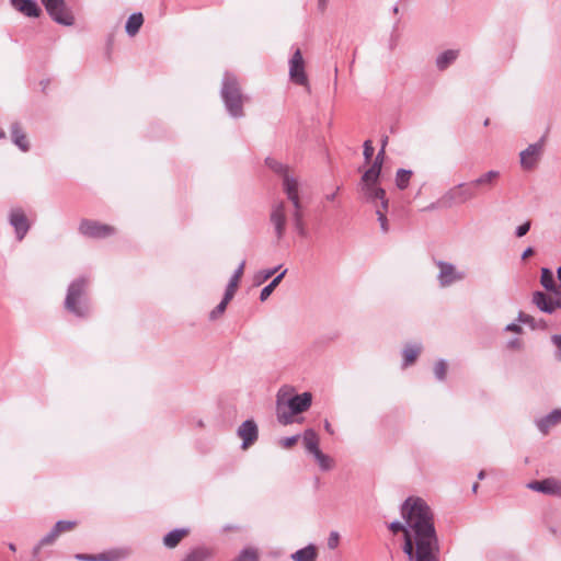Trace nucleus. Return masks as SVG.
Listing matches in <instances>:
<instances>
[{
  "label": "nucleus",
  "mask_w": 561,
  "mask_h": 561,
  "mask_svg": "<svg viewBox=\"0 0 561 561\" xmlns=\"http://www.w3.org/2000/svg\"><path fill=\"white\" fill-rule=\"evenodd\" d=\"M557 275L561 286V266L557 270Z\"/></svg>",
  "instance_id": "052dcab7"
},
{
  "label": "nucleus",
  "mask_w": 561,
  "mask_h": 561,
  "mask_svg": "<svg viewBox=\"0 0 561 561\" xmlns=\"http://www.w3.org/2000/svg\"><path fill=\"white\" fill-rule=\"evenodd\" d=\"M213 556V551L206 547L192 549L182 561H206Z\"/></svg>",
  "instance_id": "bb28decb"
},
{
  "label": "nucleus",
  "mask_w": 561,
  "mask_h": 561,
  "mask_svg": "<svg viewBox=\"0 0 561 561\" xmlns=\"http://www.w3.org/2000/svg\"><path fill=\"white\" fill-rule=\"evenodd\" d=\"M237 433L238 436L242 439V449H248L257 439V425L253 420H247L239 426Z\"/></svg>",
  "instance_id": "4468645a"
},
{
  "label": "nucleus",
  "mask_w": 561,
  "mask_h": 561,
  "mask_svg": "<svg viewBox=\"0 0 561 561\" xmlns=\"http://www.w3.org/2000/svg\"><path fill=\"white\" fill-rule=\"evenodd\" d=\"M437 207H440V206L438 205V201H437L436 203H432L430 206H427V208H426V209L431 210V209H435V208H437Z\"/></svg>",
  "instance_id": "13d9d810"
},
{
  "label": "nucleus",
  "mask_w": 561,
  "mask_h": 561,
  "mask_svg": "<svg viewBox=\"0 0 561 561\" xmlns=\"http://www.w3.org/2000/svg\"><path fill=\"white\" fill-rule=\"evenodd\" d=\"M517 320L520 323L529 325L531 329H545L546 322L543 320L536 321L534 317L525 312H519Z\"/></svg>",
  "instance_id": "473e14b6"
},
{
  "label": "nucleus",
  "mask_w": 561,
  "mask_h": 561,
  "mask_svg": "<svg viewBox=\"0 0 561 561\" xmlns=\"http://www.w3.org/2000/svg\"><path fill=\"white\" fill-rule=\"evenodd\" d=\"M324 430H325L329 434H331V435L334 433V431H333V428H332V426H331V424H330V422H329L328 420H325V421H324Z\"/></svg>",
  "instance_id": "4d7b16f0"
},
{
  "label": "nucleus",
  "mask_w": 561,
  "mask_h": 561,
  "mask_svg": "<svg viewBox=\"0 0 561 561\" xmlns=\"http://www.w3.org/2000/svg\"><path fill=\"white\" fill-rule=\"evenodd\" d=\"M89 280L80 277L73 280L67 290L65 299V308L77 317L84 318L90 313V307L85 293Z\"/></svg>",
  "instance_id": "20e7f679"
},
{
  "label": "nucleus",
  "mask_w": 561,
  "mask_h": 561,
  "mask_svg": "<svg viewBox=\"0 0 561 561\" xmlns=\"http://www.w3.org/2000/svg\"><path fill=\"white\" fill-rule=\"evenodd\" d=\"M221 98L228 113L232 117L243 116L244 96L234 76L226 73L222 80Z\"/></svg>",
  "instance_id": "39448f33"
},
{
  "label": "nucleus",
  "mask_w": 561,
  "mask_h": 561,
  "mask_svg": "<svg viewBox=\"0 0 561 561\" xmlns=\"http://www.w3.org/2000/svg\"><path fill=\"white\" fill-rule=\"evenodd\" d=\"M299 436L298 435H294V436H290V437H285L283 438L279 444L282 447L284 448H291L298 440Z\"/></svg>",
  "instance_id": "37998d69"
},
{
  "label": "nucleus",
  "mask_w": 561,
  "mask_h": 561,
  "mask_svg": "<svg viewBox=\"0 0 561 561\" xmlns=\"http://www.w3.org/2000/svg\"><path fill=\"white\" fill-rule=\"evenodd\" d=\"M383 154H385L383 147H381L380 151L378 152V154L376 156V159H375V161L380 162V167L382 165V162H383Z\"/></svg>",
  "instance_id": "864d4df0"
},
{
  "label": "nucleus",
  "mask_w": 561,
  "mask_h": 561,
  "mask_svg": "<svg viewBox=\"0 0 561 561\" xmlns=\"http://www.w3.org/2000/svg\"><path fill=\"white\" fill-rule=\"evenodd\" d=\"M458 57V50L448 49L439 54L436 58V67L439 70H445L449 65H451Z\"/></svg>",
  "instance_id": "cd10ccee"
},
{
  "label": "nucleus",
  "mask_w": 561,
  "mask_h": 561,
  "mask_svg": "<svg viewBox=\"0 0 561 561\" xmlns=\"http://www.w3.org/2000/svg\"><path fill=\"white\" fill-rule=\"evenodd\" d=\"M380 162L374 161L373 165L363 174L362 183H377L380 175Z\"/></svg>",
  "instance_id": "c756f323"
},
{
  "label": "nucleus",
  "mask_w": 561,
  "mask_h": 561,
  "mask_svg": "<svg viewBox=\"0 0 561 561\" xmlns=\"http://www.w3.org/2000/svg\"><path fill=\"white\" fill-rule=\"evenodd\" d=\"M533 254H534V250H533V248H530V247H529V248H527V249L523 252V254H522V259H523V260H525V259H527V257L531 256Z\"/></svg>",
  "instance_id": "603ef678"
},
{
  "label": "nucleus",
  "mask_w": 561,
  "mask_h": 561,
  "mask_svg": "<svg viewBox=\"0 0 561 561\" xmlns=\"http://www.w3.org/2000/svg\"><path fill=\"white\" fill-rule=\"evenodd\" d=\"M11 5L30 18H38L41 14V9L34 0H10Z\"/></svg>",
  "instance_id": "f3484780"
},
{
  "label": "nucleus",
  "mask_w": 561,
  "mask_h": 561,
  "mask_svg": "<svg viewBox=\"0 0 561 561\" xmlns=\"http://www.w3.org/2000/svg\"><path fill=\"white\" fill-rule=\"evenodd\" d=\"M9 548H10V550H12V551H14V550H15V546H14L13 543H10V545H9Z\"/></svg>",
  "instance_id": "69168bd1"
},
{
  "label": "nucleus",
  "mask_w": 561,
  "mask_h": 561,
  "mask_svg": "<svg viewBox=\"0 0 561 561\" xmlns=\"http://www.w3.org/2000/svg\"><path fill=\"white\" fill-rule=\"evenodd\" d=\"M312 456L314 457L321 470L328 471L332 469L333 459L330 456L323 454L321 450L313 453Z\"/></svg>",
  "instance_id": "f704fd0d"
},
{
  "label": "nucleus",
  "mask_w": 561,
  "mask_h": 561,
  "mask_svg": "<svg viewBox=\"0 0 561 561\" xmlns=\"http://www.w3.org/2000/svg\"><path fill=\"white\" fill-rule=\"evenodd\" d=\"M374 147L370 140H366L364 142V157L367 162H369L374 156Z\"/></svg>",
  "instance_id": "79ce46f5"
},
{
  "label": "nucleus",
  "mask_w": 561,
  "mask_h": 561,
  "mask_svg": "<svg viewBox=\"0 0 561 561\" xmlns=\"http://www.w3.org/2000/svg\"><path fill=\"white\" fill-rule=\"evenodd\" d=\"M11 138L13 144L18 146L22 151H28L30 144L27 137L18 123L12 124L11 126Z\"/></svg>",
  "instance_id": "aec40b11"
},
{
  "label": "nucleus",
  "mask_w": 561,
  "mask_h": 561,
  "mask_svg": "<svg viewBox=\"0 0 561 561\" xmlns=\"http://www.w3.org/2000/svg\"><path fill=\"white\" fill-rule=\"evenodd\" d=\"M337 541H339V535L336 533H332L329 538V547L330 548L336 547Z\"/></svg>",
  "instance_id": "8fccbe9b"
},
{
  "label": "nucleus",
  "mask_w": 561,
  "mask_h": 561,
  "mask_svg": "<svg viewBox=\"0 0 561 561\" xmlns=\"http://www.w3.org/2000/svg\"><path fill=\"white\" fill-rule=\"evenodd\" d=\"M387 141H388V137H385L382 139V145H381V147H383V149L386 148Z\"/></svg>",
  "instance_id": "680f3d73"
},
{
  "label": "nucleus",
  "mask_w": 561,
  "mask_h": 561,
  "mask_svg": "<svg viewBox=\"0 0 561 561\" xmlns=\"http://www.w3.org/2000/svg\"><path fill=\"white\" fill-rule=\"evenodd\" d=\"M302 442H304L306 450L309 454L312 455L313 453L320 450L319 436L312 428H308L304 432Z\"/></svg>",
  "instance_id": "393cba45"
},
{
  "label": "nucleus",
  "mask_w": 561,
  "mask_h": 561,
  "mask_svg": "<svg viewBox=\"0 0 561 561\" xmlns=\"http://www.w3.org/2000/svg\"><path fill=\"white\" fill-rule=\"evenodd\" d=\"M339 191H340V187L337 186L336 190L333 193L328 194L325 196L327 201H334Z\"/></svg>",
  "instance_id": "5fc2aeb1"
},
{
  "label": "nucleus",
  "mask_w": 561,
  "mask_h": 561,
  "mask_svg": "<svg viewBox=\"0 0 561 561\" xmlns=\"http://www.w3.org/2000/svg\"><path fill=\"white\" fill-rule=\"evenodd\" d=\"M289 79L298 85L309 88V81L306 73L305 59L300 48H296L289 61Z\"/></svg>",
  "instance_id": "1a4fd4ad"
},
{
  "label": "nucleus",
  "mask_w": 561,
  "mask_h": 561,
  "mask_svg": "<svg viewBox=\"0 0 561 561\" xmlns=\"http://www.w3.org/2000/svg\"><path fill=\"white\" fill-rule=\"evenodd\" d=\"M561 422V410L556 409L536 422L538 430L547 434L549 430Z\"/></svg>",
  "instance_id": "a211bd4d"
},
{
  "label": "nucleus",
  "mask_w": 561,
  "mask_h": 561,
  "mask_svg": "<svg viewBox=\"0 0 561 561\" xmlns=\"http://www.w3.org/2000/svg\"><path fill=\"white\" fill-rule=\"evenodd\" d=\"M505 331L507 332H514V333H520L522 328L516 323H510L506 325Z\"/></svg>",
  "instance_id": "de8ad7c7"
},
{
  "label": "nucleus",
  "mask_w": 561,
  "mask_h": 561,
  "mask_svg": "<svg viewBox=\"0 0 561 561\" xmlns=\"http://www.w3.org/2000/svg\"><path fill=\"white\" fill-rule=\"evenodd\" d=\"M329 0H318V10L323 13L328 8Z\"/></svg>",
  "instance_id": "3c124183"
},
{
  "label": "nucleus",
  "mask_w": 561,
  "mask_h": 561,
  "mask_svg": "<svg viewBox=\"0 0 561 561\" xmlns=\"http://www.w3.org/2000/svg\"><path fill=\"white\" fill-rule=\"evenodd\" d=\"M540 283L548 291L552 293L554 296H561V291L556 285L553 274L549 268H541Z\"/></svg>",
  "instance_id": "5701e85b"
},
{
  "label": "nucleus",
  "mask_w": 561,
  "mask_h": 561,
  "mask_svg": "<svg viewBox=\"0 0 561 561\" xmlns=\"http://www.w3.org/2000/svg\"><path fill=\"white\" fill-rule=\"evenodd\" d=\"M527 486L533 491L541 492L543 494L561 496V482L552 478L541 481H531Z\"/></svg>",
  "instance_id": "2eb2a0df"
},
{
  "label": "nucleus",
  "mask_w": 561,
  "mask_h": 561,
  "mask_svg": "<svg viewBox=\"0 0 561 561\" xmlns=\"http://www.w3.org/2000/svg\"><path fill=\"white\" fill-rule=\"evenodd\" d=\"M287 273V270H284L280 274H278L268 285H266L260 294L261 301H265L273 290L276 288V286L280 283L285 274Z\"/></svg>",
  "instance_id": "2f4dec72"
},
{
  "label": "nucleus",
  "mask_w": 561,
  "mask_h": 561,
  "mask_svg": "<svg viewBox=\"0 0 561 561\" xmlns=\"http://www.w3.org/2000/svg\"><path fill=\"white\" fill-rule=\"evenodd\" d=\"M508 346L510 347H519L520 346V341L518 339L511 340L508 342Z\"/></svg>",
  "instance_id": "6e6d98bb"
},
{
  "label": "nucleus",
  "mask_w": 561,
  "mask_h": 561,
  "mask_svg": "<svg viewBox=\"0 0 561 561\" xmlns=\"http://www.w3.org/2000/svg\"><path fill=\"white\" fill-rule=\"evenodd\" d=\"M446 373H447V364H446V362L443 360V359L438 360L435 364V367H434L435 377L438 380H444L445 377H446Z\"/></svg>",
  "instance_id": "a19ab883"
},
{
  "label": "nucleus",
  "mask_w": 561,
  "mask_h": 561,
  "mask_svg": "<svg viewBox=\"0 0 561 561\" xmlns=\"http://www.w3.org/2000/svg\"><path fill=\"white\" fill-rule=\"evenodd\" d=\"M478 488H479V484H478V483H474V484L472 485V491H473V492H477Z\"/></svg>",
  "instance_id": "e2e57ef3"
},
{
  "label": "nucleus",
  "mask_w": 561,
  "mask_h": 561,
  "mask_svg": "<svg viewBox=\"0 0 561 561\" xmlns=\"http://www.w3.org/2000/svg\"><path fill=\"white\" fill-rule=\"evenodd\" d=\"M312 402L310 392L294 394V388L289 386L282 387L276 396V415L283 425L294 422L296 414L307 411Z\"/></svg>",
  "instance_id": "7ed1b4c3"
},
{
  "label": "nucleus",
  "mask_w": 561,
  "mask_h": 561,
  "mask_svg": "<svg viewBox=\"0 0 561 561\" xmlns=\"http://www.w3.org/2000/svg\"><path fill=\"white\" fill-rule=\"evenodd\" d=\"M551 341L558 348L556 353V358L561 362V334L552 335Z\"/></svg>",
  "instance_id": "c03bdc74"
},
{
  "label": "nucleus",
  "mask_w": 561,
  "mask_h": 561,
  "mask_svg": "<svg viewBox=\"0 0 561 561\" xmlns=\"http://www.w3.org/2000/svg\"><path fill=\"white\" fill-rule=\"evenodd\" d=\"M359 191L363 199L367 203L375 204L379 201L383 209H388V199L386 198V192L383 188L377 185V183H359Z\"/></svg>",
  "instance_id": "9b49d317"
},
{
  "label": "nucleus",
  "mask_w": 561,
  "mask_h": 561,
  "mask_svg": "<svg viewBox=\"0 0 561 561\" xmlns=\"http://www.w3.org/2000/svg\"><path fill=\"white\" fill-rule=\"evenodd\" d=\"M77 525L76 522H70V520H59L55 524L54 526V530L55 533L57 534V536H59L61 533H65V531H68V530H71L72 528H75Z\"/></svg>",
  "instance_id": "4c0bfd02"
},
{
  "label": "nucleus",
  "mask_w": 561,
  "mask_h": 561,
  "mask_svg": "<svg viewBox=\"0 0 561 561\" xmlns=\"http://www.w3.org/2000/svg\"><path fill=\"white\" fill-rule=\"evenodd\" d=\"M79 231L85 237L101 239L114 234L115 228L95 220L83 219L79 225Z\"/></svg>",
  "instance_id": "9d476101"
},
{
  "label": "nucleus",
  "mask_w": 561,
  "mask_h": 561,
  "mask_svg": "<svg viewBox=\"0 0 561 561\" xmlns=\"http://www.w3.org/2000/svg\"><path fill=\"white\" fill-rule=\"evenodd\" d=\"M277 270H278V267L268 268V270L263 271L262 272L263 280L271 278L277 272Z\"/></svg>",
  "instance_id": "09e8293b"
},
{
  "label": "nucleus",
  "mask_w": 561,
  "mask_h": 561,
  "mask_svg": "<svg viewBox=\"0 0 561 561\" xmlns=\"http://www.w3.org/2000/svg\"><path fill=\"white\" fill-rule=\"evenodd\" d=\"M5 137V133L0 128V139Z\"/></svg>",
  "instance_id": "0e129e2a"
},
{
  "label": "nucleus",
  "mask_w": 561,
  "mask_h": 561,
  "mask_svg": "<svg viewBox=\"0 0 561 561\" xmlns=\"http://www.w3.org/2000/svg\"><path fill=\"white\" fill-rule=\"evenodd\" d=\"M42 3L56 23L65 26L75 24V16L65 0H42Z\"/></svg>",
  "instance_id": "6e6552de"
},
{
  "label": "nucleus",
  "mask_w": 561,
  "mask_h": 561,
  "mask_svg": "<svg viewBox=\"0 0 561 561\" xmlns=\"http://www.w3.org/2000/svg\"><path fill=\"white\" fill-rule=\"evenodd\" d=\"M231 299L232 298H227V295H224V298L220 301V304L209 313V318L211 320H216L218 317H220L225 312L227 305Z\"/></svg>",
  "instance_id": "e433bc0d"
},
{
  "label": "nucleus",
  "mask_w": 561,
  "mask_h": 561,
  "mask_svg": "<svg viewBox=\"0 0 561 561\" xmlns=\"http://www.w3.org/2000/svg\"><path fill=\"white\" fill-rule=\"evenodd\" d=\"M131 550L129 548H115L108 551L98 553V561H119L130 556Z\"/></svg>",
  "instance_id": "6ab92c4d"
},
{
  "label": "nucleus",
  "mask_w": 561,
  "mask_h": 561,
  "mask_svg": "<svg viewBox=\"0 0 561 561\" xmlns=\"http://www.w3.org/2000/svg\"><path fill=\"white\" fill-rule=\"evenodd\" d=\"M317 550L314 546L309 545L302 549L297 550L291 554L294 561H316Z\"/></svg>",
  "instance_id": "c85d7f7f"
},
{
  "label": "nucleus",
  "mask_w": 561,
  "mask_h": 561,
  "mask_svg": "<svg viewBox=\"0 0 561 561\" xmlns=\"http://www.w3.org/2000/svg\"><path fill=\"white\" fill-rule=\"evenodd\" d=\"M533 304L542 312L553 313L558 308H561V296L554 298L547 296L542 291H535L533 294Z\"/></svg>",
  "instance_id": "ddd939ff"
},
{
  "label": "nucleus",
  "mask_w": 561,
  "mask_h": 561,
  "mask_svg": "<svg viewBox=\"0 0 561 561\" xmlns=\"http://www.w3.org/2000/svg\"><path fill=\"white\" fill-rule=\"evenodd\" d=\"M76 559L80 561H98V554H76Z\"/></svg>",
  "instance_id": "49530a36"
},
{
  "label": "nucleus",
  "mask_w": 561,
  "mask_h": 561,
  "mask_svg": "<svg viewBox=\"0 0 561 561\" xmlns=\"http://www.w3.org/2000/svg\"><path fill=\"white\" fill-rule=\"evenodd\" d=\"M476 191L470 183H460L446 191L438 199L440 208H450L465 204L476 197Z\"/></svg>",
  "instance_id": "423d86ee"
},
{
  "label": "nucleus",
  "mask_w": 561,
  "mask_h": 561,
  "mask_svg": "<svg viewBox=\"0 0 561 561\" xmlns=\"http://www.w3.org/2000/svg\"><path fill=\"white\" fill-rule=\"evenodd\" d=\"M387 209H383L382 207L376 209L377 219L380 224V228L382 232L389 231V225L386 216Z\"/></svg>",
  "instance_id": "ea45409f"
},
{
  "label": "nucleus",
  "mask_w": 561,
  "mask_h": 561,
  "mask_svg": "<svg viewBox=\"0 0 561 561\" xmlns=\"http://www.w3.org/2000/svg\"><path fill=\"white\" fill-rule=\"evenodd\" d=\"M530 225H531L530 221H526L523 225L518 226L515 231L516 237H518V238L524 237L529 231Z\"/></svg>",
  "instance_id": "a18cd8bd"
},
{
  "label": "nucleus",
  "mask_w": 561,
  "mask_h": 561,
  "mask_svg": "<svg viewBox=\"0 0 561 561\" xmlns=\"http://www.w3.org/2000/svg\"><path fill=\"white\" fill-rule=\"evenodd\" d=\"M412 172L405 169H399L396 174V185L400 190H405L410 183Z\"/></svg>",
  "instance_id": "72a5a7b5"
},
{
  "label": "nucleus",
  "mask_w": 561,
  "mask_h": 561,
  "mask_svg": "<svg viewBox=\"0 0 561 561\" xmlns=\"http://www.w3.org/2000/svg\"><path fill=\"white\" fill-rule=\"evenodd\" d=\"M436 265L439 268L438 282L442 287H447L455 282L462 280L466 277L463 272L456 270L455 265L444 261H436Z\"/></svg>",
  "instance_id": "f8f14e48"
},
{
  "label": "nucleus",
  "mask_w": 561,
  "mask_h": 561,
  "mask_svg": "<svg viewBox=\"0 0 561 561\" xmlns=\"http://www.w3.org/2000/svg\"><path fill=\"white\" fill-rule=\"evenodd\" d=\"M244 266H245V262L242 261L240 263V265L238 266V268L234 271L233 275L231 276V278L227 285L226 291H225V295H227V298H233L237 287L239 285L240 278L243 275Z\"/></svg>",
  "instance_id": "b1692460"
},
{
  "label": "nucleus",
  "mask_w": 561,
  "mask_h": 561,
  "mask_svg": "<svg viewBox=\"0 0 561 561\" xmlns=\"http://www.w3.org/2000/svg\"><path fill=\"white\" fill-rule=\"evenodd\" d=\"M485 477V471L484 470H481L479 473H478V479L479 480H483Z\"/></svg>",
  "instance_id": "bf43d9fd"
},
{
  "label": "nucleus",
  "mask_w": 561,
  "mask_h": 561,
  "mask_svg": "<svg viewBox=\"0 0 561 561\" xmlns=\"http://www.w3.org/2000/svg\"><path fill=\"white\" fill-rule=\"evenodd\" d=\"M421 352V345H408L403 350V365L409 366L415 362Z\"/></svg>",
  "instance_id": "7c9ffc66"
},
{
  "label": "nucleus",
  "mask_w": 561,
  "mask_h": 561,
  "mask_svg": "<svg viewBox=\"0 0 561 561\" xmlns=\"http://www.w3.org/2000/svg\"><path fill=\"white\" fill-rule=\"evenodd\" d=\"M57 537L58 536L55 533V530L51 529L45 537L41 539L39 543L34 548V554H37L43 546L51 545Z\"/></svg>",
  "instance_id": "58836bf2"
},
{
  "label": "nucleus",
  "mask_w": 561,
  "mask_h": 561,
  "mask_svg": "<svg viewBox=\"0 0 561 561\" xmlns=\"http://www.w3.org/2000/svg\"><path fill=\"white\" fill-rule=\"evenodd\" d=\"M10 224L14 227L18 239L21 241L30 229L27 218L22 209H12L10 213Z\"/></svg>",
  "instance_id": "dca6fc26"
},
{
  "label": "nucleus",
  "mask_w": 561,
  "mask_h": 561,
  "mask_svg": "<svg viewBox=\"0 0 561 561\" xmlns=\"http://www.w3.org/2000/svg\"><path fill=\"white\" fill-rule=\"evenodd\" d=\"M393 12H396V13L398 12V7L393 8Z\"/></svg>",
  "instance_id": "774afa93"
},
{
  "label": "nucleus",
  "mask_w": 561,
  "mask_h": 561,
  "mask_svg": "<svg viewBox=\"0 0 561 561\" xmlns=\"http://www.w3.org/2000/svg\"><path fill=\"white\" fill-rule=\"evenodd\" d=\"M144 24L142 13L137 12L129 15L127 19L125 31L129 36H135Z\"/></svg>",
  "instance_id": "a878e982"
},
{
  "label": "nucleus",
  "mask_w": 561,
  "mask_h": 561,
  "mask_svg": "<svg viewBox=\"0 0 561 561\" xmlns=\"http://www.w3.org/2000/svg\"><path fill=\"white\" fill-rule=\"evenodd\" d=\"M499 178H500V172L495 171V170H491V171H488V172L481 174L476 180L471 181L470 184L472 185L473 190L476 187H480V186L492 187Z\"/></svg>",
  "instance_id": "412c9836"
},
{
  "label": "nucleus",
  "mask_w": 561,
  "mask_h": 561,
  "mask_svg": "<svg viewBox=\"0 0 561 561\" xmlns=\"http://www.w3.org/2000/svg\"><path fill=\"white\" fill-rule=\"evenodd\" d=\"M484 125L488 126L489 125V118L484 121Z\"/></svg>",
  "instance_id": "338daca9"
},
{
  "label": "nucleus",
  "mask_w": 561,
  "mask_h": 561,
  "mask_svg": "<svg viewBox=\"0 0 561 561\" xmlns=\"http://www.w3.org/2000/svg\"><path fill=\"white\" fill-rule=\"evenodd\" d=\"M266 165L275 173L283 178V191L287 196L290 205L284 201L275 202L271 207L270 222L273 226L274 234L277 241L284 239L287 229L288 217H290L293 227L297 234L301 238L308 237V229L305 222V207L302 205L299 182L296 176L290 174L287 165L276 161L275 159L267 158Z\"/></svg>",
  "instance_id": "f03ea898"
},
{
  "label": "nucleus",
  "mask_w": 561,
  "mask_h": 561,
  "mask_svg": "<svg viewBox=\"0 0 561 561\" xmlns=\"http://www.w3.org/2000/svg\"><path fill=\"white\" fill-rule=\"evenodd\" d=\"M188 534V529L186 528H176V529H173L171 531H169L164 537H163V545L167 547V548H170V549H173L175 548L180 542L181 540L187 536Z\"/></svg>",
  "instance_id": "4be33fe9"
},
{
  "label": "nucleus",
  "mask_w": 561,
  "mask_h": 561,
  "mask_svg": "<svg viewBox=\"0 0 561 561\" xmlns=\"http://www.w3.org/2000/svg\"><path fill=\"white\" fill-rule=\"evenodd\" d=\"M234 561H259L257 550L254 548H245Z\"/></svg>",
  "instance_id": "c9c22d12"
},
{
  "label": "nucleus",
  "mask_w": 561,
  "mask_h": 561,
  "mask_svg": "<svg viewBox=\"0 0 561 561\" xmlns=\"http://www.w3.org/2000/svg\"><path fill=\"white\" fill-rule=\"evenodd\" d=\"M405 524L392 522L389 529L393 534H404L403 551L411 561H438V539L433 514L421 497H408L401 505Z\"/></svg>",
  "instance_id": "f257e3e1"
},
{
  "label": "nucleus",
  "mask_w": 561,
  "mask_h": 561,
  "mask_svg": "<svg viewBox=\"0 0 561 561\" xmlns=\"http://www.w3.org/2000/svg\"><path fill=\"white\" fill-rule=\"evenodd\" d=\"M546 146V136H542L537 142L530 144L519 153V163L524 171H533L540 162Z\"/></svg>",
  "instance_id": "0eeeda50"
}]
</instances>
